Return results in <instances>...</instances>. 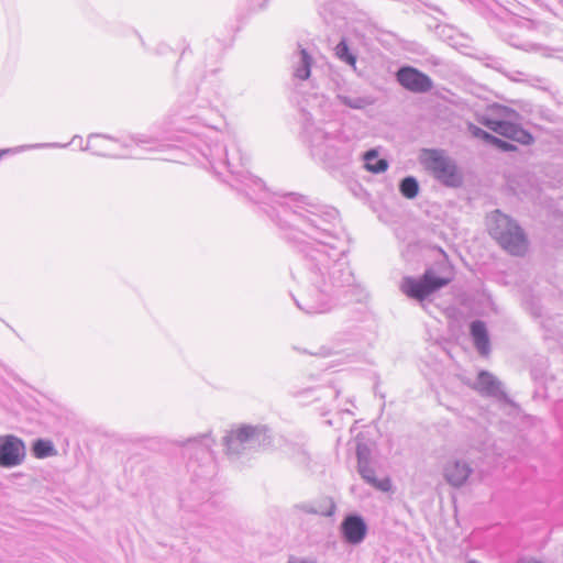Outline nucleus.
<instances>
[{"label": "nucleus", "mask_w": 563, "mask_h": 563, "mask_svg": "<svg viewBox=\"0 0 563 563\" xmlns=\"http://www.w3.org/2000/svg\"><path fill=\"white\" fill-rule=\"evenodd\" d=\"M492 238L512 256H523L529 249V241L523 229L511 218L495 211L489 229Z\"/></svg>", "instance_id": "obj_1"}, {"label": "nucleus", "mask_w": 563, "mask_h": 563, "mask_svg": "<svg viewBox=\"0 0 563 563\" xmlns=\"http://www.w3.org/2000/svg\"><path fill=\"white\" fill-rule=\"evenodd\" d=\"M516 117L517 113L512 109L495 103L487 108L486 113L481 115L478 121L490 131L504 137L522 145L531 144L533 142L532 135L520 125L509 121Z\"/></svg>", "instance_id": "obj_2"}, {"label": "nucleus", "mask_w": 563, "mask_h": 563, "mask_svg": "<svg viewBox=\"0 0 563 563\" xmlns=\"http://www.w3.org/2000/svg\"><path fill=\"white\" fill-rule=\"evenodd\" d=\"M421 163L432 175L448 186L461 184V176L455 164L442 152L437 150H423L420 156Z\"/></svg>", "instance_id": "obj_3"}, {"label": "nucleus", "mask_w": 563, "mask_h": 563, "mask_svg": "<svg viewBox=\"0 0 563 563\" xmlns=\"http://www.w3.org/2000/svg\"><path fill=\"white\" fill-rule=\"evenodd\" d=\"M450 282V277H437L432 269H427L420 279L405 277L400 289L410 298L423 300L434 291L446 286Z\"/></svg>", "instance_id": "obj_4"}, {"label": "nucleus", "mask_w": 563, "mask_h": 563, "mask_svg": "<svg viewBox=\"0 0 563 563\" xmlns=\"http://www.w3.org/2000/svg\"><path fill=\"white\" fill-rule=\"evenodd\" d=\"M25 459V446L22 440L14 435L0 438V466L13 467Z\"/></svg>", "instance_id": "obj_5"}, {"label": "nucleus", "mask_w": 563, "mask_h": 563, "mask_svg": "<svg viewBox=\"0 0 563 563\" xmlns=\"http://www.w3.org/2000/svg\"><path fill=\"white\" fill-rule=\"evenodd\" d=\"M398 82L407 90L416 93L427 92L432 88L430 77L417 68L401 67L396 74Z\"/></svg>", "instance_id": "obj_6"}, {"label": "nucleus", "mask_w": 563, "mask_h": 563, "mask_svg": "<svg viewBox=\"0 0 563 563\" xmlns=\"http://www.w3.org/2000/svg\"><path fill=\"white\" fill-rule=\"evenodd\" d=\"M341 529L345 541L352 544L362 542L367 531L366 523L360 516H347Z\"/></svg>", "instance_id": "obj_7"}, {"label": "nucleus", "mask_w": 563, "mask_h": 563, "mask_svg": "<svg viewBox=\"0 0 563 563\" xmlns=\"http://www.w3.org/2000/svg\"><path fill=\"white\" fill-rule=\"evenodd\" d=\"M115 142L102 134H92L87 139L85 150L89 151L93 155L106 156L109 155Z\"/></svg>", "instance_id": "obj_8"}, {"label": "nucleus", "mask_w": 563, "mask_h": 563, "mask_svg": "<svg viewBox=\"0 0 563 563\" xmlns=\"http://www.w3.org/2000/svg\"><path fill=\"white\" fill-rule=\"evenodd\" d=\"M470 466L466 463L460 461L449 463L444 471L446 481L453 486L463 485L470 477Z\"/></svg>", "instance_id": "obj_9"}, {"label": "nucleus", "mask_w": 563, "mask_h": 563, "mask_svg": "<svg viewBox=\"0 0 563 563\" xmlns=\"http://www.w3.org/2000/svg\"><path fill=\"white\" fill-rule=\"evenodd\" d=\"M471 333L478 352L482 355H487L489 352V339L485 324L482 321H474L471 324Z\"/></svg>", "instance_id": "obj_10"}, {"label": "nucleus", "mask_w": 563, "mask_h": 563, "mask_svg": "<svg viewBox=\"0 0 563 563\" xmlns=\"http://www.w3.org/2000/svg\"><path fill=\"white\" fill-rule=\"evenodd\" d=\"M468 131L472 133L473 136L482 139L485 142L500 148L501 151L511 152L516 150L515 145L492 135L490 133L482 130L481 128L474 124H468Z\"/></svg>", "instance_id": "obj_11"}, {"label": "nucleus", "mask_w": 563, "mask_h": 563, "mask_svg": "<svg viewBox=\"0 0 563 563\" xmlns=\"http://www.w3.org/2000/svg\"><path fill=\"white\" fill-rule=\"evenodd\" d=\"M365 168L368 172L378 174L387 169L388 163L386 159L378 158V153L375 150L367 151L364 154Z\"/></svg>", "instance_id": "obj_12"}, {"label": "nucleus", "mask_w": 563, "mask_h": 563, "mask_svg": "<svg viewBox=\"0 0 563 563\" xmlns=\"http://www.w3.org/2000/svg\"><path fill=\"white\" fill-rule=\"evenodd\" d=\"M476 388L486 394H494L499 389L498 380L488 372H481L478 374Z\"/></svg>", "instance_id": "obj_13"}, {"label": "nucleus", "mask_w": 563, "mask_h": 563, "mask_svg": "<svg viewBox=\"0 0 563 563\" xmlns=\"http://www.w3.org/2000/svg\"><path fill=\"white\" fill-rule=\"evenodd\" d=\"M32 451L36 459H45L56 454V450L53 443L48 440L42 439H38L34 442Z\"/></svg>", "instance_id": "obj_14"}, {"label": "nucleus", "mask_w": 563, "mask_h": 563, "mask_svg": "<svg viewBox=\"0 0 563 563\" xmlns=\"http://www.w3.org/2000/svg\"><path fill=\"white\" fill-rule=\"evenodd\" d=\"M255 430L251 427H241L233 431L227 439L228 444L244 443L253 438Z\"/></svg>", "instance_id": "obj_15"}, {"label": "nucleus", "mask_w": 563, "mask_h": 563, "mask_svg": "<svg viewBox=\"0 0 563 563\" xmlns=\"http://www.w3.org/2000/svg\"><path fill=\"white\" fill-rule=\"evenodd\" d=\"M419 186L413 177H406L400 183V192L404 197L412 199L418 195Z\"/></svg>", "instance_id": "obj_16"}, {"label": "nucleus", "mask_w": 563, "mask_h": 563, "mask_svg": "<svg viewBox=\"0 0 563 563\" xmlns=\"http://www.w3.org/2000/svg\"><path fill=\"white\" fill-rule=\"evenodd\" d=\"M335 54L336 56L347 63L351 66H355L356 58L355 56L350 52L349 46L345 41H341L336 47H335Z\"/></svg>", "instance_id": "obj_17"}, {"label": "nucleus", "mask_w": 563, "mask_h": 563, "mask_svg": "<svg viewBox=\"0 0 563 563\" xmlns=\"http://www.w3.org/2000/svg\"><path fill=\"white\" fill-rule=\"evenodd\" d=\"M301 56L303 67L297 70L296 76L300 79H307L310 76L311 58L305 49L301 51Z\"/></svg>", "instance_id": "obj_18"}, {"label": "nucleus", "mask_w": 563, "mask_h": 563, "mask_svg": "<svg viewBox=\"0 0 563 563\" xmlns=\"http://www.w3.org/2000/svg\"><path fill=\"white\" fill-rule=\"evenodd\" d=\"M367 483L382 492H388L391 488V481L389 477L378 479L376 476H373L369 481H367Z\"/></svg>", "instance_id": "obj_19"}, {"label": "nucleus", "mask_w": 563, "mask_h": 563, "mask_svg": "<svg viewBox=\"0 0 563 563\" xmlns=\"http://www.w3.org/2000/svg\"><path fill=\"white\" fill-rule=\"evenodd\" d=\"M367 483L382 492H388L391 488V481L389 477L378 479L376 476H373L369 481H367Z\"/></svg>", "instance_id": "obj_20"}, {"label": "nucleus", "mask_w": 563, "mask_h": 563, "mask_svg": "<svg viewBox=\"0 0 563 563\" xmlns=\"http://www.w3.org/2000/svg\"><path fill=\"white\" fill-rule=\"evenodd\" d=\"M360 473L362 477L367 482L375 476V471L367 464L360 465Z\"/></svg>", "instance_id": "obj_21"}, {"label": "nucleus", "mask_w": 563, "mask_h": 563, "mask_svg": "<svg viewBox=\"0 0 563 563\" xmlns=\"http://www.w3.org/2000/svg\"><path fill=\"white\" fill-rule=\"evenodd\" d=\"M9 152H10V150H0V158H1L4 154H7V153H9Z\"/></svg>", "instance_id": "obj_22"}, {"label": "nucleus", "mask_w": 563, "mask_h": 563, "mask_svg": "<svg viewBox=\"0 0 563 563\" xmlns=\"http://www.w3.org/2000/svg\"><path fill=\"white\" fill-rule=\"evenodd\" d=\"M289 563H308L306 561H290Z\"/></svg>", "instance_id": "obj_23"}]
</instances>
